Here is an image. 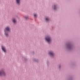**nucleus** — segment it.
Returning <instances> with one entry per match:
<instances>
[{
    "label": "nucleus",
    "mask_w": 80,
    "mask_h": 80,
    "mask_svg": "<svg viewBox=\"0 0 80 80\" xmlns=\"http://www.w3.org/2000/svg\"><path fill=\"white\" fill-rule=\"evenodd\" d=\"M46 40L48 43H50L51 42V38L50 37H47L46 38Z\"/></svg>",
    "instance_id": "1"
},
{
    "label": "nucleus",
    "mask_w": 80,
    "mask_h": 80,
    "mask_svg": "<svg viewBox=\"0 0 80 80\" xmlns=\"http://www.w3.org/2000/svg\"><path fill=\"white\" fill-rule=\"evenodd\" d=\"M5 72L3 71H0V76H1V75H5Z\"/></svg>",
    "instance_id": "2"
},
{
    "label": "nucleus",
    "mask_w": 80,
    "mask_h": 80,
    "mask_svg": "<svg viewBox=\"0 0 80 80\" xmlns=\"http://www.w3.org/2000/svg\"><path fill=\"white\" fill-rule=\"evenodd\" d=\"M2 49L3 50V52H6V50L5 49V48L4 47L2 46Z\"/></svg>",
    "instance_id": "3"
},
{
    "label": "nucleus",
    "mask_w": 80,
    "mask_h": 80,
    "mask_svg": "<svg viewBox=\"0 0 80 80\" xmlns=\"http://www.w3.org/2000/svg\"><path fill=\"white\" fill-rule=\"evenodd\" d=\"M49 55H50L51 56H53V53L52 52H50L49 53Z\"/></svg>",
    "instance_id": "4"
},
{
    "label": "nucleus",
    "mask_w": 80,
    "mask_h": 80,
    "mask_svg": "<svg viewBox=\"0 0 80 80\" xmlns=\"http://www.w3.org/2000/svg\"><path fill=\"white\" fill-rule=\"evenodd\" d=\"M6 30L7 31H10V28L8 27H7L6 28Z\"/></svg>",
    "instance_id": "5"
},
{
    "label": "nucleus",
    "mask_w": 80,
    "mask_h": 80,
    "mask_svg": "<svg viewBox=\"0 0 80 80\" xmlns=\"http://www.w3.org/2000/svg\"><path fill=\"white\" fill-rule=\"evenodd\" d=\"M16 0V2L18 3V4H19L20 2V0Z\"/></svg>",
    "instance_id": "6"
},
{
    "label": "nucleus",
    "mask_w": 80,
    "mask_h": 80,
    "mask_svg": "<svg viewBox=\"0 0 80 80\" xmlns=\"http://www.w3.org/2000/svg\"><path fill=\"white\" fill-rule=\"evenodd\" d=\"M46 21H47V22H48V20H49V18H46Z\"/></svg>",
    "instance_id": "7"
},
{
    "label": "nucleus",
    "mask_w": 80,
    "mask_h": 80,
    "mask_svg": "<svg viewBox=\"0 0 80 80\" xmlns=\"http://www.w3.org/2000/svg\"><path fill=\"white\" fill-rule=\"evenodd\" d=\"M13 22L14 23H16V20L15 19H13Z\"/></svg>",
    "instance_id": "8"
},
{
    "label": "nucleus",
    "mask_w": 80,
    "mask_h": 80,
    "mask_svg": "<svg viewBox=\"0 0 80 80\" xmlns=\"http://www.w3.org/2000/svg\"><path fill=\"white\" fill-rule=\"evenodd\" d=\"M34 17L35 18H36V17H37V15L36 14H34Z\"/></svg>",
    "instance_id": "9"
},
{
    "label": "nucleus",
    "mask_w": 80,
    "mask_h": 80,
    "mask_svg": "<svg viewBox=\"0 0 80 80\" xmlns=\"http://www.w3.org/2000/svg\"><path fill=\"white\" fill-rule=\"evenodd\" d=\"M5 35L6 36H8V34H7V33H5Z\"/></svg>",
    "instance_id": "10"
},
{
    "label": "nucleus",
    "mask_w": 80,
    "mask_h": 80,
    "mask_svg": "<svg viewBox=\"0 0 80 80\" xmlns=\"http://www.w3.org/2000/svg\"><path fill=\"white\" fill-rule=\"evenodd\" d=\"M55 8H56V6H54V9H55Z\"/></svg>",
    "instance_id": "11"
},
{
    "label": "nucleus",
    "mask_w": 80,
    "mask_h": 80,
    "mask_svg": "<svg viewBox=\"0 0 80 80\" xmlns=\"http://www.w3.org/2000/svg\"><path fill=\"white\" fill-rule=\"evenodd\" d=\"M26 19H27V18H26Z\"/></svg>",
    "instance_id": "12"
},
{
    "label": "nucleus",
    "mask_w": 80,
    "mask_h": 80,
    "mask_svg": "<svg viewBox=\"0 0 80 80\" xmlns=\"http://www.w3.org/2000/svg\"><path fill=\"white\" fill-rule=\"evenodd\" d=\"M5 32H6V31H5Z\"/></svg>",
    "instance_id": "13"
}]
</instances>
